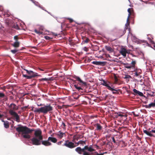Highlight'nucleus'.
Masks as SVG:
<instances>
[{"mask_svg": "<svg viewBox=\"0 0 155 155\" xmlns=\"http://www.w3.org/2000/svg\"><path fill=\"white\" fill-rule=\"evenodd\" d=\"M18 126L16 128V130L19 133L22 132V135L25 138L30 139L31 136L28 134L35 131L34 137L30 139L33 145L38 146L42 144L45 146H48L52 144L50 141L54 143H57V139L56 138L51 137H49L47 140H43L42 132L40 129L35 130L34 129H30L26 126L21 125H18Z\"/></svg>", "mask_w": 155, "mask_h": 155, "instance_id": "f257e3e1", "label": "nucleus"}, {"mask_svg": "<svg viewBox=\"0 0 155 155\" xmlns=\"http://www.w3.org/2000/svg\"><path fill=\"white\" fill-rule=\"evenodd\" d=\"M34 110L32 108V110L35 113H42L45 114L48 112L51 113L53 110V107L51 105V104H47L46 105H44V107H41L39 108L35 107Z\"/></svg>", "mask_w": 155, "mask_h": 155, "instance_id": "f03ea898", "label": "nucleus"}, {"mask_svg": "<svg viewBox=\"0 0 155 155\" xmlns=\"http://www.w3.org/2000/svg\"><path fill=\"white\" fill-rule=\"evenodd\" d=\"M75 151L79 154L83 155H87V151L89 152H94L95 150L92 148L91 146L88 147V146H85L84 148H81L80 147H78L75 149Z\"/></svg>", "mask_w": 155, "mask_h": 155, "instance_id": "7ed1b4c3", "label": "nucleus"}, {"mask_svg": "<svg viewBox=\"0 0 155 155\" xmlns=\"http://www.w3.org/2000/svg\"><path fill=\"white\" fill-rule=\"evenodd\" d=\"M77 145L73 142L69 141L68 140H66L65 141L63 145V146H65L70 149H73L78 146L80 143L79 141L76 143Z\"/></svg>", "mask_w": 155, "mask_h": 155, "instance_id": "20e7f679", "label": "nucleus"}, {"mask_svg": "<svg viewBox=\"0 0 155 155\" xmlns=\"http://www.w3.org/2000/svg\"><path fill=\"white\" fill-rule=\"evenodd\" d=\"M9 113L11 115L15 118V120L17 122H19L20 121V117L16 112L12 110H9Z\"/></svg>", "mask_w": 155, "mask_h": 155, "instance_id": "39448f33", "label": "nucleus"}, {"mask_svg": "<svg viewBox=\"0 0 155 155\" xmlns=\"http://www.w3.org/2000/svg\"><path fill=\"white\" fill-rule=\"evenodd\" d=\"M74 78L77 80L80 83V85H81L82 86L86 87L87 86V83L86 82H84L81 80L80 78L78 76H75L74 77Z\"/></svg>", "mask_w": 155, "mask_h": 155, "instance_id": "423d86ee", "label": "nucleus"}, {"mask_svg": "<svg viewBox=\"0 0 155 155\" xmlns=\"http://www.w3.org/2000/svg\"><path fill=\"white\" fill-rule=\"evenodd\" d=\"M56 135L59 139H61L64 137H66V135L65 133H63L61 131H59L56 134Z\"/></svg>", "mask_w": 155, "mask_h": 155, "instance_id": "0eeeda50", "label": "nucleus"}, {"mask_svg": "<svg viewBox=\"0 0 155 155\" xmlns=\"http://www.w3.org/2000/svg\"><path fill=\"white\" fill-rule=\"evenodd\" d=\"M127 11L129 13V14L127 18V22L129 20L130 16H132L133 17L134 16V13L132 8H129L127 10Z\"/></svg>", "mask_w": 155, "mask_h": 155, "instance_id": "6e6552de", "label": "nucleus"}, {"mask_svg": "<svg viewBox=\"0 0 155 155\" xmlns=\"http://www.w3.org/2000/svg\"><path fill=\"white\" fill-rule=\"evenodd\" d=\"M9 107L11 108L9 110H12L14 111V110H17L18 108V107L13 103L9 105Z\"/></svg>", "mask_w": 155, "mask_h": 155, "instance_id": "1a4fd4ad", "label": "nucleus"}, {"mask_svg": "<svg viewBox=\"0 0 155 155\" xmlns=\"http://www.w3.org/2000/svg\"><path fill=\"white\" fill-rule=\"evenodd\" d=\"M120 53L124 57L126 56L127 53H128L127 50L124 48H122L120 51Z\"/></svg>", "mask_w": 155, "mask_h": 155, "instance_id": "9d476101", "label": "nucleus"}, {"mask_svg": "<svg viewBox=\"0 0 155 155\" xmlns=\"http://www.w3.org/2000/svg\"><path fill=\"white\" fill-rule=\"evenodd\" d=\"M101 81H103V83L101 84L104 86H105L107 87V88L109 90L111 87L109 85L110 82H109L105 81V80L103 79H102Z\"/></svg>", "mask_w": 155, "mask_h": 155, "instance_id": "9b49d317", "label": "nucleus"}, {"mask_svg": "<svg viewBox=\"0 0 155 155\" xmlns=\"http://www.w3.org/2000/svg\"><path fill=\"white\" fill-rule=\"evenodd\" d=\"M106 63V62L105 61H94L92 63L97 65H104Z\"/></svg>", "mask_w": 155, "mask_h": 155, "instance_id": "f8f14e48", "label": "nucleus"}, {"mask_svg": "<svg viewBox=\"0 0 155 155\" xmlns=\"http://www.w3.org/2000/svg\"><path fill=\"white\" fill-rule=\"evenodd\" d=\"M109 90L112 91L113 94H119V91H120V89L116 90L111 87Z\"/></svg>", "mask_w": 155, "mask_h": 155, "instance_id": "ddd939ff", "label": "nucleus"}, {"mask_svg": "<svg viewBox=\"0 0 155 155\" xmlns=\"http://www.w3.org/2000/svg\"><path fill=\"white\" fill-rule=\"evenodd\" d=\"M88 152L87 155H104V153L99 154L97 152Z\"/></svg>", "mask_w": 155, "mask_h": 155, "instance_id": "4468645a", "label": "nucleus"}, {"mask_svg": "<svg viewBox=\"0 0 155 155\" xmlns=\"http://www.w3.org/2000/svg\"><path fill=\"white\" fill-rule=\"evenodd\" d=\"M83 137V136L82 135H78V136L75 135L73 137V141H74L75 140H78L79 139H81Z\"/></svg>", "mask_w": 155, "mask_h": 155, "instance_id": "2eb2a0df", "label": "nucleus"}, {"mask_svg": "<svg viewBox=\"0 0 155 155\" xmlns=\"http://www.w3.org/2000/svg\"><path fill=\"white\" fill-rule=\"evenodd\" d=\"M145 107L146 108H150L151 107H155V102H152L148 105H146Z\"/></svg>", "mask_w": 155, "mask_h": 155, "instance_id": "dca6fc26", "label": "nucleus"}, {"mask_svg": "<svg viewBox=\"0 0 155 155\" xmlns=\"http://www.w3.org/2000/svg\"><path fill=\"white\" fill-rule=\"evenodd\" d=\"M126 32V30H125V29H124V30H119L118 32L119 34V35L120 36H122L123 35H124Z\"/></svg>", "mask_w": 155, "mask_h": 155, "instance_id": "f3484780", "label": "nucleus"}, {"mask_svg": "<svg viewBox=\"0 0 155 155\" xmlns=\"http://www.w3.org/2000/svg\"><path fill=\"white\" fill-rule=\"evenodd\" d=\"M143 132L145 134H146L147 135L150 136V137H153L154 136L153 134H151L150 133V131H148L146 130H143Z\"/></svg>", "mask_w": 155, "mask_h": 155, "instance_id": "a211bd4d", "label": "nucleus"}, {"mask_svg": "<svg viewBox=\"0 0 155 155\" xmlns=\"http://www.w3.org/2000/svg\"><path fill=\"white\" fill-rule=\"evenodd\" d=\"M105 48L106 50L109 51L110 52H112L114 51L113 49L109 46H105Z\"/></svg>", "mask_w": 155, "mask_h": 155, "instance_id": "6ab92c4d", "label": "nucleus"}, {"mask_svg": "<svg viewBox=\"0 0 155 155\" xmlns=\"http://www.w3.org/2000/svg\"><path fill=\"white\" fill-rule=\"evenodd\" d=\"M94 126L96 127L97 130H100L102 129V127L99 124H96Z\"/></svg>", "mask_w": 155, "mask_h": 155, "instance_id": "aec40b11", "label": "nucleus"}, {"mask_svg": "<svg viewBox=\"0 0 155 155\" xmlns=\"http://www.w3.org/2000/svg\"><path fill=\"white\" fill-rule=\"evenodd\" d=\"M32 73H30V74L29 75L31 76L32 78H34L36 76H38V73L34 72H33L32 71Z\"/></svg>", "mask_w": 155, "mask_h": 155, "instance_id": "412c9836", "label": "nucleus"}, {"mask_svg": "<svg viewBox=\"0 0 155 155\" xmlns=\"http://www.w3.org/2000/svg\"><path fill=\"white\" fill-rule=\"evenodd\" d=\"M14 47L17 48L19 46V43L17 40L16 42H15L14 44L12 45Z\"/></svg>", "mask_w": 155, "mask_h": 155, "instance_id": "4be33fe9", "label": "nucleus"}, {"mask_svg": "<svg viewBox=\"0 0 155 155\" xmlns=\"http://www.w3.org/2000/svg\"><path fill=\"white\" fill-rule=\"evenodd\" d=\"M22 73L23 76L25 78H26L27 79H31V78H32L30 75L28 76V75H27L24 74V73H23L24 72L23 71H22Z\"/></svg>", "mask_w": 155, "mask_h": 155, "instance_id": "5701e85b", "label": "nucleus"}, {"mask_svg": "<svg viewBox=\"0 0 155 155\" xmlns=\"http://www.w3.org/2000/svg\"><path fill=\"white\" fill-rule=\"evenodd\" d=\"M4 127L6 128H8L9 127V122L7 121H5V122L4 123Z\"/></svg>", "mask_w": 155, "mask_h": 155, "instance_id": "b1692460", "label": "nucleus"}, {"mask_svg": "<svg viewBox=\"0 0 155 155\" xmlns=\"http://www.w3.org/2000/svg\"><path fill=\"white\" fill-rule=\"evenodd\" d=\"M123 64L125 68L128 69H130L132 67V66L131 65H128V64L127 63H123Z\"/></svg>", "mask_w": 155, "mask_h": 155, "instance_id": "393cba45", "label": "nucleus"}, {"mask_svg": "<svg viewBox=\"0 0 155 155\" xmlns=\"http://www.w3.org/2000/svg\"><path fill=\"white\" fill-rule=\"evenodd\" d=\"M12 28H15V29H17V30H19L20 29V28L18 25L15 24L13 25L12 26Z\"/></svg>", "mask_w": 155, "mask_h": 155, "instance_id": "a878e982", "label": "nucleus"}, {"mask_svg": "<svg viewBox=\"0 0 155 155\" xmlns=\"http://www.w3.org/2000/svg\"><path fill=\"white\" fill-rule=\"evenodd\" d=\"M74 87L79 91H81V90H83V88L81 87L78 86V85L75 84Z\"/></svg>", "mask_w": 155, "mask_h": 155, "instance_id": "bb28decb", "label": "nucleus"}, {"mask_svg": "<svg viewBox=\"0 0 155 155\" xmlns=\"http://www.w3.org/2000/svg\"><path fill=\"white\" fill-rule=\"evenodd\" d=\"M130 24V22H129V21L127 22V23L125 24V28L124 29H125V30H126V29H128L129 31H130V28H128V26Z\"/></svg>", "mask_w": 155, "mask_h": 155, "instance_id": "cd10ccee", "label": "nucleus"}, {"mask_svg": "<svg viewBox=\"0 0 155 155\" xmlns=\"http://www.w3.org/2000/svg\"><path fill=\"white\" fill-rule=\"evenodd\" d=\"M86 140H80L79 141V143H80V144H81L82 146H84L85 144H86Z\"/></svg>", "mask_w": 155, "mask_h": 155, "instance_id": "c85d7f7f", "label": "nucleus"}, {"mask_svg": "<svg viewBox=\"0 0 155 155\" xmlns=\"http://www.w3.org/2000/svg\"><path fill=\"white\" fill-rule=\"evenodd\" d=\"M121 113H122V112H119L116 113V114H117V116L118 117L120 116L121 117H124V116L125 117H126V116L124 115H122V114H121Z\"/></svg>", "mask_w": 155, "mask_h": 155, "instance_id": "c756f323", "label": "nucleus"}, {"mask_svg": "<svg viewBox=\"0 0 155 155\" xmlns=\"http://www.w3.org/2000/svg\"><path fill=\"white\" fill-rule=\"evenodd\" d=\"M34 32L37 34L40 35L42 34V32L37 30V29L34 30Z\"/></svg>", "mask_w": 155, "mask_h": 155, "instance_id": "7c9ffc66", "label": "nucleus"}, {"mask_svg": "<svg viewBox=\"0 0 155 155\" xmlns=\"http://www.w3.org/2000/svg\"><path fill=\"white\" fill-rule=\"evenodd\" d=\"M124 78L125 79H129L131 78V76L129 75H125Z\"/></svg>", "mask_w": 155, "mask_h": 155, "instance_id": "2f4dec72", "label": "nucleus"}, {"mask_svg": "<svg viewBox=\"0 0 155 155\" xmlns=\"http://www.w3.org/2000/svg\"><path fill=\"white\" fill-rule=\"evenodd\" d=\"M136 62L135 61H132L131 62V64L132 65H131L132 66V67H134L135 64H136Z\"/></svg>", "mask_w": 155, "mask_h": 155, "instance_id": "473e14b6", "label": "nucleus"}, {"mask_svg": "<svg viewBox=\"0 0 155 155\" xmlns=\"http://www.w3.org/2000/svg\"><path fill=\"white\" fill-rule=\"evenodd\" d=\"M23 70L26 71L27 73L28 74H30V73H32V71H28L25 69H23Z\"/></svg>", "mask_w": 155, "mask_h": 155, "instance_id": "72a5a7b5", "label": "nucleus"}, {"mask_svg": "<svg viewBox=\"0 0 155 155\" xmlns=\"http://www.w3.org/2000/svg\"><path fill=\"white\" fill-rule=\"evenodd\" d=\"M134 92L135 93V95H137L139 91H137L135 89H134L133 90Z\"/></svg>", "mask_w": 155, "mask_h": 155, "instance_id": "f704fd0d", "label": "nucleus"}, {"mask_svg": "<svg viewBox=\"0 0 155 155\" xmlns=\"http://www.w3.org/2000/svg\"><path fill=\"white\" fill-rule=\"evenodd\" d=\"M114 79L115 83H117L118 81V79L117 76L115 75L114 76Z\"/></svg>", "mask_w": 155, "mask_h": 155, "instance_id": "c9c22d12", "label": "nucleus"}, {"mask_svg": "<svg viewBox=\"0 0 155 155\" xmlns=\"http://www.w3.org/2000/svg\"><path fill=\"white\" fill-rule=\"evenodd\" d=\"M45 39H46L47 40H51L52 38H51L48 36H45Z\"/></svg>", "mask_w": 155, "mask_h": 155, "instance_id": "e433bc0d", "label": "nucleus"}, {"mask_svg": "<svg viewBox=\"0 0 155 155\" xmlns=\"http://www.w3.org/2000/svg\"><path fill=\"white\" fill-rule=\"evenodd\" d=\"M137 95H139L140 96H141V97H143V96H144V95H143V93H142L141 92H140L139 91V92L138 93Z\"/></svg>", "mask_w": 155, "mask_h": 155, "instance_id": "4c0bfd02", "label": "nucleus"}, {"mask_svg": "<svg viewBox=\"0 0 155 155\" xmlns=\"http://www.w3.org/2000/svg\"><path fill=\"white\" fill-rule=\"evenodd\" d=\"M5 96V94L2 93L0 92V98H3Z\"/></svg>", "mask_w": 155, "mask_h": 155, "instance_id": "58836bf2", "label": "nucleus"}, {"mask_svg": "<svg viewBox=\"0 0 155 155\" xmlns=\"http://www.w3.org/2000/svg\"><path fill=\"white\" fill-rule=\"evenodd\" d=\"M50 79L46 78H42L41 79V81H48V80H49Z\"/></svg>", "mask_w": 155, "mask_h": 155, "instance_id": "ea45409f", "label": "nucleus"}, {"mask_svg": "<svg viewBox=\"0 0 155 155\" xmlns=\"http://www.w3.org/2000/svg\"><path fill=\"white\" fill-rule=\"evenodd\" d=\"M64 140L63 139L62 140H61L60 141H59V142H58L57 143V144L58 145H61L62 143H63V141Z\"/></svg>", "mask_w": 155, "mask_h": 155, "instance_id": "a19ab883", "label": "nucleus"}, {"mask_svg": "<svg viewBox=\"0 0 155 155\" xmlns=\"http://www.w3.org/2000/svg\"><path fill=\"white\" fill-rule=\"evenodd\" d=\"M11 51L12 53L15 54L17 51V50H12Z\"/></svg>", "mask_w": 155, "mask_h": 155, "instance_id": "79ce46f5", "label": "nucleus"}, {"mask_svg": "<svg viewBox=\"0 0 155 155\" xmlns=\"http://www.w3.org/2000/svg\"><path fill=\"white\" fill-rule=\"evenodd\" d=\"M89 41V39L87 38H86L85 40H84V42L85 43H87Z\"/></svg>", "mask_w": 155, "mask_h": 155, "instance_id": "37998d69", "label": "nucleus"}, {"mask_svg": "<svg viewBox=\"0 0 155 155\" xmlns=\"http://www.w3.org/2000/svg\"><path fill=\"white\" fill-rule=\"evenodd\" d=\"M83 49L84 51H88V48L85 47H84Z\"/></svg>", "mask_w": 155, "mask_h": 155, "instance_id": "c03bdc74", "label": "nucleus"}, {"mask_svg": "<svg viewBox=\"0 0 155 155\" xmlns=\"http://www.w3.org/2000/svg\"><path fill=\"white\" fill-rule=\"evenodd\" d=\"M68 19L70 23H72L73 22V20L72 19L70 18H68Z\"/></svg>", "mask_w": 155, "mask_h": 155, "instance_id": "a18cd8bd", "label": "nucleus"}, {"mask_svg": "<svg viewBox=\"0 0 155 155\" xmlns=\"http://www.w3.org/2000/svg\"><path fill=\"white\" fill-rule=\"evenodd\" d=\"M150 132L151 134H153L154 133L155 134V130H152L150 131Z\"/></svg>", "mask_w": 155, "mask_h": 155, "instance_id": "49530a36", "label": "nucleus"}, {"mask_svg": "<svg viewBox=\"0 0 155 155\" xmlns=\"http://www.w3.org/2000/svg\"><path fill=\"white\" fill-rule=\"evenodd\" d=\"M14 38L16 40V41L18 40V36H15L14 37Z\"/></svg>", "mask_w": 155, "mask_h": 155, "instance_id": "de8ad7c7", "label": "nucleus"}, {"mask_svg": "<svg viewBox=\"0 0 155 155\" xmlns=\"http://www.w3.org/2000/svg\"><path fill=\"white\" fill-rule=\"evenodd\" d=\"M134 76H138L139 75V74L138 73H137V72H136L135 73H134Z\"/></svg>", "mask_w": 155, "mask_h": 155, "instance_id": "09e8293b", "label": "nucleus"}, {"mask_svg": "<svg viewBox=\"0 0 155 155\" xmlns=\"http://www.w3.org/2000/svg\"><path fill=\"white\" fill-rule=\"evenodd\" d=\"M80 96V95H78V96L77 97L74 96V98L75 99H77L79 98V97Z\"/></svg>", "mask_w": 155, "mask_h": 155, "instance_id": "8fccbe9b", "label": "nucleus"}, {"mask_svg": "<svg viewBox=\"0 0 155 155\" xmlns=\"http://www.w3.org/2000/svg\"><path fill=\"white\" fill-rule=\"evenodd\" d=\"M112 139L113 142L114 143H116V141L115 140V139L114 137H112Z\"/></svg>", "mask_w": 155, "mask_h": 155, "instance_id": "3c124183", "label": "nucleus"}, {"mask_svg": "<svg viewBox=\"0 0 155 155\" xmlns=\"http://www.w3.org/2000/svg\"><path fill=\"white\" fill-rule=\"evenodd\" d=\"M154 92H151L150 94V95L151 96H154Z\"/></svg>", "mask_w": 155, "mask_h": 155, "instance_id": "603ef678", "label": "nucleus"}, {"mask_svg": "<svg viewBox=\"0 0 155 155\" xmlns=\"http://www.w3.org/2000/svg\"><path fill=\"white\" fill-rule=\"evenodd\" d=\"M85 97L86 98H87V99H88L89 100H90V98H89V97H88V96H85Z\"/></svg>", "mask_w": 155, "mask_h": 155, "instance_id": "864d4df0", "label": "nucleus"}, {"mask_svg": "<svg viewBox=\"0 0 155 155\" xmlns=\"http://www.w3.org/2000/svg\"><path fill=\"white\" fill-rule=\"evenodd\" d=\"M37 105L38 106H43V104H38Z\"/></svg>", "mask_w": 155, "mask_h": 155, "instance_id": "5fc2aeb1", "label": "nucleus"}, {"mask_svg": "<svg viewBox=\"0 0 155 155\" xmlns=\"http://www.w3.org/2000/svg\"><path fill=\"white\" fill-rule=\"evenodd\" d=\"M62 125H63L64 127H65L66 126L65 124L63 122L62 123Z\"/></svg>", "mask_w": 155, "mask_h": 155, "instance_id": "6e6d98bb", "label": "nucleus"}, {"mask_svg": "<svg viewBox=\"0 0 155 155\" xmlns=\"http://www.w3.org/2000/svg\"><path fill=\"white\" fill-rule=\"evenodd\" d=\"M38 69H39L40 70V71H44V70H43V69H41V68H39Z\"/></svg>", "mask_w": 155, "mask_h": 155, "instance_id": "4d7b16f0", "label": "nucleus"}, {"mask_svg": "<svg viewBox=\"0 0 155 155\" xmlns=\"http://www.w3.org/2000/svg\"><path fill=\"white\" fill-rule=\"evenodd\" d=\"M3 116V115L0 114V118H2Z\"/></svg>", "mask_w": 155, "mask_h": 155, "instance_id": "13d9d810", "label": "nucleus"}, {"mask_svg": "<svg viewBox=\"0 0 155 155\" xmlns=\"http://www.w3.org/2000/svg\"><path fill=\"white\" fill-rule=\"evenodd\" d=\"M1 120L2 122H4V123H5V121H4L2 119Z\"/></svg>", "mask_w": 155, "mask_h": 155, "instance_id": "bf43d9fd", "label": "nucleus"}, {"mask_svg": "<svg viewBox=\"0 0 155 155\" xmlns=\"http://www.w3.org/2000/svg\"><path fill=\"white\" fill-rule=\"evenodd\" d=\"M72 41V40H71V39H69V41L70 42H71V41Z\"/></svg>", "mask_w": 155, "mask_h": 155, "instance_id": "052dcab7", "label": "nucleus"}, {"mask_svg": "<svg viewBox=\"0 0 155 155\" xmlns=\"http://www.w3.org/2000/svg\"><path fill=\"white\" fill-rule=\"evenodd\" d=\"M7 120H10V118H7Z\"/></svg>", "mask_w": 155, "mask_h": 155, "instance_id": "680f3d73", "label": "nucleus"}, {"mask_svg": "<svg viewBox=\"0 0 155 155\" xmlns=\"http://www.w3.org/2000/svg\"><path fill=\"white\" fill-rule=\"evenodd\" d=\"M106 143L105 142H103V144H106Z\"/></svg>", "mask_w": 155, "mask_h": 155, "instance_id": "e2e57ef3", "label": "nucleus"}, {"mask_svg": "<svg viewBox=\"0 0 155 155\" xmlns=\"http://www.w3.org/2000/svg\"><path fill=\"white\" fill-rule=\"evenodd\" d=\"M55 36H57V34H55V35H54Z\"/></svg>", "mask_w": 155, "mask_h": 155, "instance_id": "0e129e2a", "label": "nucleus"}, {"mask_svg": "<svg viewBox=\"0 0 155 155\" xmlns=\"http://www.w3.org/2000/svg\"><path fill=\"white\" fill-rule=\"evenodd\" d=\"M21 68H22L23 69H24V68H23L22 66L21 67Z\"/></svg>", "mask_w": 155, "mask_h": 155, "instance_id": "69168bd1", "label": "nucleus"}, {"mask_svg": "<svg viewBox=\"0 0 155 155\" xmlns=\"http://www.w3.org/2000/svg\"><path fill=\"white\" fill-rule=\"evenodd\" d=\"M41 8H42V9H43V7H41Z\"/></svg>", "mask_w": 155, "mask_h": 155, "instance_id": "338daca9", "label": "nucleus"}]
</instances>
